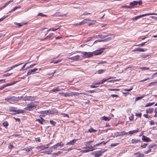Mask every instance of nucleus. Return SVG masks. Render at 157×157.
Here are the masks:
<instances>
[{"label":"nucleus","mask_w":157,"mask_h":157,"mask_svg":"<svg viewBox=\"0 0 157 157\" xmlns=\"http://www.w3.org/2000/svg\"><path fill=\"white\" fill-rule=\"evenodd\" d=\"M21 97H19L12 96V97L6 98L5 99V100H7L9 102H12L17 101L21 99Z\"/></svg>","instance_id":"f257e3e1"},{"label":"nucleus","mask_w":157,"mask_h":157,"mask_svg":"<svg viewBox=\"0 0 157 157\" xmlns=\"http://www.w3.org/2000/svg\"><path fill=\"white\" fill-rule=\"evenodd\" d=\"M58 112V111L56 110H49L45 111H40V113L42 114H54V113H57Z\"/></svg>","instance_id":"f03ea898"},{"label":"nucleus","mask_w":157,"mask_h":157,"mask_svg":"<svg viewBox=\"0 0 157 157\" xmlns=\"http://www.w3.org/2000/svg\"><path fill=\"white\" fill-rule=\"evenodd\" d=\"M36 105L32 104H28L27 105V107L25 108V109L29 111H31L36 108Z\"/></svg>","instance_id":"7ed1b4c3"},{"label":"nucleus","mask_w":157,"mask_h":157,"mask_svg":"<svg viewBox=\"0 0 157 157\" xmlns=\"http://www.w3.org/2000/svg\"><path fill=\"white\" fill-rule=\"evenodd\" d=\"M83 54L82 55V56L83 57L88 58L89 57H91L93 56V52H82Z\"/></svg>","instance_id":"20e7f679"},{"label":"nucleus","mask_w":157,"mask_h":157,"mask_svg":"<svg viewBox=\"0 0 157 157\" xmlns=\"http://www.w3.org/2000/svg\"><path fill=\"white\" fill-rule=\"evenodd\" d=\"M93 142V141H90L84 143V144L86 146V148H87L89 149L93 148L94 147H92L91 145V144Z\"/></svg>","instance_id":"39448f33"},{"label":"nucleus","mask_w":157,"mask_h":157,"mask_svg":"<svg viewBox=\"0 0 157 157\" xmlns=\"http://www.w3.org/2000/svg\"><path fill=\"white\" fill-rule=\"evenodd\" d=\"M35 97H32L30 96H26L24 98V99L25 101H33L35 99Z\"/></svg>","instance_id":"423d86ee"},{"label":"nucleus","mask_w":157,"mask_h":157,"mask_svg":"<svg viewBox=\"0 0 157 157\" xmlns=\"http://www.w3.org/2000/svg\"><path fill=\"white\" fill-rule=\"evenodd\" d=\"M103 49H101L100 50L95 51L93 52V55H98L101 54L103 52Z\"/></svg>","instance_id":"0eeeda50"},{"label":"nucleus","mask_w":157,"mask_h":157,"mask_svg":"<svg viewBox=\"0 0 157 157\" xmlns=\"http://www.w3.org/2000/svg\"><path fill=\"white\" fill-rule=\"evenodd\" d=\"M137 5V1H134L132 2H130V5L131 6H127L126 7L129 9H132L133 7L132 6H134Z\"/></svg>","instance_id":"6e6552de"},{"label":"nucleus","mask_w":157,"mask_h":157,"mask_svg":"<svg viewBox=\"0 0 157 157\" xmlns=\"http://www.w3.org/2000/svg\"><path fill=\"white\" fill-rule=\"evenodd\" d=\"M145 16H147L146 14H142V15H140V16H136L135 17H132V18H131V19L132 20L136 21L138 19H139L141 17H143Z\"/></svg>","instance_id":"1a4fd4ad"},{"label":"nucleus","mask_w":157,"mask_h":157,"mask_svg":"<svg viewBox=\"0 0 157 157\" xmlns=\"http://www.w3.org/2000/svg\"><path fill=\"white\" fill-rule=\"evenodd\" d=\"M79 94H85V93H79L75 92H71L69 93L70 96H78Z\"/></svg>","instance_id":"9d476101"},{"label":"nucleus","mask_w":157,"mask_h":157,"mask_svg":"<svg viewBox=\"0 0 157 157\" xmlns=\"http://www.w3.org/2000/svg\"><path fill=\"white\" fill-rule=\"evenodd\" d=\"M111 78H108L107 79H103L102 80L100 81L99 82L95 83H94V84L95 85H99V84H102L104 82L107 81L109 79Z\"/></svg>","instance_id":"9b49d317"},{"label":"nucleus","mask_w":157,"mask_h":157,"mask_svg":"<svg viewBox=\"0 0 157 157\" xmlns=\"http://www.w3.org/2000/svg\"><path fill=\"white\" fill-rule=\"evenodd\" d=\"M79 58L80 56L78 55L73 57L68 58V59L71 60L77 61L79 59Z\"/></svg>","instance_id":"f8f14e48"},{"label":"nucleus","mask_w":157,"mask_h":157,"mask_svg":"<svg viewBox=\"0 0 157 157\" xmlns=\"http://www.w3.org/2000/svg\"><path fill=\"white\" fill-rule=\"evenodd\" d=\"M86 19L87 20V21H86L87 22L86 23H89V25L95 24L96 22V20H89L87 19Z\"/></svg>","instance_id":"ddd939ff"},{"label":"nucleus","mask_w":157,"mask_h":157,"mask_svg":"<svg viewBox=\"0 0 157 157\" xmlns=\"http://www.w3.org/2000/svg\"><path fill=\"white\" fill-rule=\"evenodd\" d=\"M142 139L144 142H149L151 141L150 139L149 138L144 136H142Z\"/></svg>","instance_id":"4468645a"},{"label":"nucleus","mask_w":157,"mask_h":157,"mask_svg":"<svg viewBox=\"0 0 157 157\" xmlns=\"http://www.w3.org/2000/svg\"><path fill=\"white\" fill-rule=\"evenodd\" d=\"M38 70L37 68H34L33 69L29 70L27 72V75L28 76L31 74H33V73L36 71Z\"/></svg>","instance_id":"2eb2a0df"},{"label":"nucleus","mask_w":157,"mask_h":157,"mask_svg":"<svg viewBox=\"0 0 157 157\" xmlns=\"http://www.w3.org/2000/svg\"><path fill=\"white\" fill-rule=\"evenodd\" d=\"M77 140H78L76 139H73L69 142H68L66 144V145H73Z\"/></svg>","instance_id":"dca6fc26"},{"label":"nucleus","mask_w":157,"mask_h":157,"mask_svg":"<svg viewBox=\"0 0 157 157\" xmlns=\"http://www.w3.org/2000/svg\"><path fill=\"white\" fill-rule=\"evenodd\" d=\"M135 157H143L144 155L143 153H140L139 152L135 153L134 154Z\"/></svg>","instance_id":"f3484780"},{"label":"nucleus","mask_w":157,"mask_h":157,"mask_svg":"<svg viewBox=\"0 0 157 157\" xmlns=\"http://www.w3.org/2000/svg\"><path fill=\"white\" fill-rule=\"evenodd\" d=\"M93 154H94L95 157H99L101 155V153L99 151H94Z\"/></svg>","instance_id":"a211bd4d"},{"label":"nucleus","mask_w":157,"mask_h":157,"mask_svg":"<svg viewBox=\"0 0 157 157\" xmlns=\"http://www.w3.org/2000/svg\"><path fill=\"white\" fill-rule=\"evenodd\" d=\"M59 94L63 96H64L65 97H70L69 93H64L62 92H59Z\"/></svg>","instance_id":"6ab92c4d"},{"label":"nucleus","mask_w":157,"mask_h":157,"mask_svg":"<svg viewBox=\"0 0 157 157\" xmlns=\"http://www.w3.org/2000/svg\"><path fill=\"white\" fill-rule=\"evenodd\" d=\"M101 119L104 121H109L110 120L111 118L109 117H106L105 116H104L101 118Z\"/></svg>","instance_id":"aec40b11"},{"label":"nucleus","mask_w":157,"mask_h":157,"mask_svg":"<svg viewBox=\"0 0 157 157\" xmlns=\"http://www.w3.org/2000/svg\"><path fill=\"white\" fill-rule=\"evenodd\" d=\"M87 21V20L86 19L84 20L83 21H82L81 22H80L78 24H75L76 25H81L82 24H84L87 22L86 21Z\"/></svg>","instance_id":"412c9836"},{"label":"nucleus","mask_w":157,"mask_h":157,"mask_svg":"<svg viewBox=\"0 0 157 157\" xmlns=\"http://www.w3.org/2000/svg\"><path fill=\"white\" fill-rule=\"evenodd\" d=\"M17 108L13 107H10L9 108L10 111L11 112H14L15 113Z\"/></svg>","instance_id":"4be33fe9"},{"label":"nucleus","mask_w":157,"mask_h":157,"mask_svg":"<svg viewBox=\"0 0 157 157\" xmlns=\"http://www.w3.org/2000/svg\"><path fill=\"white\" fill-rule=\"evenodd\" d=\"M107 36V35H98L96 36L95 38H100L101 39H103Z\"/></svg>","instance_id":"5701e85b"},{"label":"nucleus","mask_w":157,"mask_h":157,"mask_svg":"<svg viewBox=\"0 0 157 157\" xmlns=\"http://www.w3.org/2000/svg\"><path fill=\"white\" fill-rule=\"evenodd\" d=\"M118 136H121L127 134L128 133V132H126L125 131H123L121 132H118Z\"/></svg>","instance_id":"b1692460"},{"label":"nucleus","mask_w":157,"mask_h":157,"mask_svg":"<svg viewBox=\"0 0 157 157\" xmlns=\"http://www.w3.org/2000/svg\"><path fill=\"white\" fill-rule=\"evenodd\" d=\"M138 132V131L137 130H133L131 131H130L128 132V133L130 135H132L134 133H137Z\"/></svg>","instance_id":"393cba45"},{"label":"nucleus","mask_w":157,"mask_h":157,"mask_svg":"<svg viewBox=\"0 0 157 157\" xmlns=\"http://www.w3.org/2000/svg\"><path fill=\"white\" fill-rule=\"evenodd\" d=\"M25 111L24 110H21L20 109H18L17 110L16 109L15 113H14L15 114H17L20 113H22L24 112Z\"/></svg>","instance_id":"a878e982"},{"label":"nucleus","mask_w":157,"mask_h":157,"mask_svg":"<svg viewBox=\"0 0 157 157\" xmlns=\"http://www.w3.org/2000/svg\"><path fill=\"white\" fill-rule=\"evenodd\" d=\"M153 111V108H150L147 109L146 110V113H151Z\"/></svg>","instance_id":"bb28decb"},{"label":"nucleus","mask_w":157,"mask_h":157,"mask_svg":"<svg viewBox=\"0 0 157 157\" xmlns=\"http://www.w3.org/2000/svg\"><path fill=\"white\" fill-rule=\"evenodd\" d=\"M53 33H51L46 36L45 38L44 39H46L51 38L53 36Z\"/></svg>","instance_id":"cd10ccee"},{"label":"nucleus","mask_w":157,"mask_h":157,"mask_svg":"<svg viewBox=\"0 0 157 157\" xmlns=\"http://www.w3.org/2000/svg\"><path fill=\"white\" fill-rule=\"evenodd\" d=\"M13 1V0H10L8 2L6 3L3 6V7L5 8L6 6H7L8 5H9L10 3L12 2Z\"/></svg>","instance_id":"c85d7f7f"},{"label":"nucleus","mask_w":157,"mask_h":157,"mask_svg":"<svg viewBox=\"0 0 157 157\" xmlns=\"http://www.w3.org/2000/svg\"><path fill=\"white\" fill-rule=\"evenodd\" d=\"M140 141L138 140H136L135 139H133L132 140V142L133 144H135L137 143L138 142H140Z\"/></svg>","instance_id":"c756f323"},{"label":"nucleus","mask_w":157,"mask_h":157,"mask_svg":"<svg viewBox=\"0 0 157 157\" xmlns=\"http://www.w3.org/2000/svg\"><path fill=\"white\" fill-rule=\"evenodd\" d=\"M22 63H20L19 64H16V65H15L13 66H12V67H11V68L8 71H9L10 70H11V69H13L15 67H17L21 64Z\"/></svg>","instance_id":"7c9ffc66"},{"label":"nucleus","mask_w":157,"mask_h":157,"mask_svg":"<svg viewBox=\"0 0 157 157\" xmlns=\"http://www.w3.org/2000/svg\"><path fill=\"white\" fill-rule=\"evenodd\" d=\"M154 104V102H152V103H147V104H146L145 105V107H147L148 106H151L153 105Z\"/></svg>","instance_id":"2f4dec72"},{"label":"nucleus","mask_w":157,"mask_h":157,"mask_svg":"<svg viewBox=\"0 0 157 157\" xmlns=\"http://www.w3.org/2000/svg\"><path fill=\"white\" fill-rule=\"evenodd\" d=\"M63 152L62 151H59L56 153H52V155H58L62 153Z\"/></svg>","instance_id":"473e14b6"},{"label":"nucleus","mask_w":157,"mask_h":157,"mask_svg":"<svg viewBox=\"0 0 157 157\" xmlns=\"http://www.w3.org/2000/svg\"><path fill=\"white\" fill-rule=\"evenodd\" d=\"M62 59H58L56 61H52L51 62V63H59L60 62L62 61Z\"/></svg>","instance_id":"72a5a7b5"},{"label":"nucleus","mask_w":157,"mask_h":157,"mask_svg":"<svg viewBox=\"0 0 157 157\" xmlns=\"http://www.w3.org/2000/svg\"><path fill=\"white\" fill-rule=\"evenodd\" d=\"M60 27H59L57 28H55V29H54V28H50V29H49L48 30V31H54L58 29Z\"/></svg>","instance_id":"f704fd0d"},{"label":"nucleus","mask_w":157,"mask_h":157,"mask_svg":"<svg viewBox=\"0 0 157 157\" xmlns=\"http://www.w3.org/2000/svg\"><path fill=\"white\" fill-rule=\"evenodd\" d=\"M145 96V95H144L141 96L140 97H136V98L135 100L137 101V100H138L142 98H143Z\"/></svg>","instance_id":"c9c22d12"},{"label":"nucleus","mask_w":157,"mask_h":157,"mask_svg":"<svg viewBox=\"0 0 157 157\" xmlns=\"http://www.w3.org/2000/svg\"><path fill=\"white\" fill-rule=\"evenodd\" d=\"M97 130L94 129L93 128H90L88 130V131L90 132H94L97 131Z\"/></svg>","instance_id":"e433bc0d"},{"label":"nucleus","mask_w":157,"mask_h":157,"mask_svg":"<svg viewBox=\"0 0 157 157\" xmlns=\"http://www.w3.org/2000/svg\"><path fill=\"white\" fill-rule=\"evenodd\" d=\"M39 147L40 148V149L41 150H44V149L47 148L48 147H45L44 145L41 146L40 147Z\"/></svg>","instance_id":"4c0bfd02"},{"label":"nucleus","mask_w":157,"mask_h":157,"mask_svg":"<svg viewBox=\"0 0 157 157\" xmlns=\"http://www.w3.org/2000/svg\"><path fill=\"white\" fill-rule=\"evenodd\" d=\"M57 146L58 147H62L64 145V144L62 142L60 143H57Z\"/></svg>","instance_id":"58836bf2"},{"label":"nucleus","mask_w":157,"mask_h":157,"mask_svg":"<svg viewBox=\"0 0 157 157\" xmlns=\"http://www.w3.org/2000/svg\"><path fill=\"white\" fill-rule=\"evenodd\" d=\"M156 84H157V81L153 82H151L149 84V86H150L151 85L153 86L155 85Z\"/></svg>","instance_id":"ea45409f"},{"label":"nucleus","mask_w":157,"mask_h":157,"mask_svg":"<svg viewBox=\"0 0 157 157\" xmlns=\"http://www.w3.org/2000/svg\"><path fill=\"white\" fill-rule=\"evenodd\" d=\"M14 23L15 24L17 25V26L19 27L22 26L23 25L25 24H21L20 23H17L16 22H15Z\"/></svg>","instance_id":"a19ab883"},{"label":"nucleus","mask_w":157,"mask_h":157,"mask_svg":"<svg viewBox=\"0 0 157 157\" xmlns=\"http://www.w3.org/2000/svg\"><path fill=\"white\" fill-rule=\"evenodd\" d=\"M57 147H58L57 145L56 144L54 145L52 147H50V149H51L52 148H53V149H56L57 148Z\"/></svg>","instance_id":"79ce46f5"},{"label":"nucleus","mask_w":157,"mask_h":157,"mask_svg":"<svg viewBox=\"0 0 157 157\" xmlns=\"http://www.w3.org/2000/svg\"><path fill=\"white\" fill-rule=\"evenodd\" d=\"M140 68L143 71H144L146 70H149V68L147 67H140Z\"/></svg>","instance_id":"37998d69"},{"label":"nucleus","mask_w":157,"mask_h":157,"mask_svg":"<svg viewBox=\"0 0 157 157\" xmlns=\"http://www.w3.org/2000/svg\"><path fill=\"white\" fill-rule=\"evenodd\" d=\"M93 150H93H89L87 149V150H83L81 151L80 152H82L83 153H86V152H89L90 151H92Z\"/></svg>","instance_id":"c03bdc74"},{"label":"nucleus","mask_w":157,"mask_h":157,"mask_svg":"<svg viewBox=\"0 0 157 157\" xmlns=\"http://www.w3.org/2000/svg\"><path fill=\"white\" fill-rule=\"evenodd\" d=\"M3 125L5 127H6L8 126L9 124L8 122H4L3 123Z\"/></svg>","instance_id":"a18cd8bd"},{"label":"nucleus","mask_w":157,"mask_h":157,"mask_svg":"<svg viewBox=\"0 0 157 157\" xmlns=\"http://www.w3.org/2000/svg\"><path fill=\"white\" fill-rule=\"evenodd\" d=\"M55 15L57 16H63L60 12H58L55 13Z\"/></svg>","instance_id":"49530a36"},{"label":"nucleus","mask_w":157,"mask_h":157,"mask_svg":"<svg viewBox=\"0 0 157 157\" xmlns=\"http://www.w3.org/2000/svg\"><path fill=\"white\" fill-rule=\"evenodd\" d=\"M105 71V70L104 69H101V70H99L98 71V73L99 74H101V73H103V72H104Z\"/></svg>","instance_id":"de8ad7c7"},{"label":"nucleus","mask_w":157,"mask_h":157,"mask_svg":"<svg viewBox=\"0 0 157 157\" xmlns=\"http://www.w3.org/2000/svg\"><path fill=\"white\" fill-rule=\"evenodd\" d=\"M15 83H16V82H13V83H12L11 84H6V85H4V87H6L7 86L13 85Z\"/></svg>","instance_id":"09e8293b"},{"label":"nucleus","mask_w":157,"mask_h":157,"mask_svg":"<svg viewBox=\"0 0 157 157\" xmlns=\"http://www.w3.org/2000/svg\"><path fill=\"white\" fill-rule=\"evenodd\" d=\"M38 16H40L41 17H47V15L45 14H43L42 13H38Z\"/></svg>","instance_id":"8fccbe9b"},{"label":"nucleus","mask_w":157,"mask_h":157,"mask_svg":"<svg viewBox=\"0 0 157 157\" xmlns=\"http://www.w3.org/2000/svg\"><path fill=\"white\" fill-rule=\"evenodd\" d=\"M50 122L53 125H55L56 123V122L51 120L50 121Z\"/></svg>","instance_id":"3c124183"},{"label":"nucleus","mask_w":157,"mask_h":157,"mask_svg":"<svg viewBox=\"0 0 157 157\" xmlns=\"http://www.w3.org/2000/svg\"><path fill=\"white\" fill-rule=\"evenodd\" d=\"M21 6H15V7H14L13 9H12V10L13 11H15L16 9H19V8H21Z\"/></svg>","instance_id":"603ef678"},{"label":"nucleus","mask_w":157,"mask_h":157,"mask_svg":"<svg viewBox=\"0 0 157 157\" xmlns=\"http://www.w3.org/2000/svg\"><path fill=\"white\" fill-rule=\"evenodd\" d=\"M36 65V64H35V63L32 64L31 65L27 67L26 68V69H27L28 68H31L33 67L35 65Z\"/></svg>","instance_id":"864d4df0"},{"label":"nucleus","mask_w":157,"mask_h":157,"mask_svg":"<svg viewBox=\"0 0 157 157\" xmlns=\"http://www.w3.org/2000/svg\"><path fill=\"white\" fill-rule=\"evenodd\" d=\"M141 57L143 58H146L147 56H148V55H147L145 54H143L141 55Z\"/></svg>","instance_id":"5fc2aeb1"},{"label":"nucleus","mask_w":157,"mask_h":157,"mask_svg":"<svg viewBox=\"0 0 157 157\" xmlns=\"http://www.w3.org/2000/svg\"><path fill=\"white\" fill-rule=\"evenodd\" d=\"M96 40L94 42V43H97L98 42H101L104 41L105 40Z\"/></svg>","instance_id":"6e6d98bb"},{"label":"nucleus","mask_w":157,"mask_h":157,"mask_svg":"<svg viewBox=\"0 0 157 157\" xmlns=\"http://www.w3.org/2000/svg\"><path fill=\"white\" fill-rule=\"evenodd\" d=\"M151 15H157L156 13H148L146 14L147 16Z\"/></svg>","instance_id":"4d7b16f0"},{"label":"nucleus","mask_w":157,"mask_h":157,"mask_svg":"<svg viewBox=\"0 0 157 157\" xmlns=\"http://www.w3.org/2000/svg\"><path fill=\"white\" fill-rule=\"evenodd\" d=\"M129 120L130 121H132V120H133V118H134V115H132V116L129 117Z\"/></svg>","instance_id":"13d9d810"},{"label":"nucleus","mask_w":157,"mask_h":157,"mask_svg":"<svg viewBox=\"0 0 157 157\" xmlns=\"http://www.w3.org/2000/svg\"><path fill=\"white\" fill-rule=\"evenodd\" d=\"M155 144H151V145H149L148 147L149 148H151L155 147Z\"/></svg>","instance_id":"bf43d9fd"},{"label":"nucleus","mask_w":157,"mask_h":157,"mask_svg":"<svg viewBox=\"0 0 157 157\" xmlns=\"http://www.w3.org/2000/svg\"><path fill=\"white\" fill-rule=\"evenodd\" d=\"M146 51V49L139 48L140 52H144Z\"/></svg>","instance_id":"052dcab7"},{"label":"nucleus","mask_w":157,"mask_h":157,"mask_svg":"<svg viewBox=\"0 0 157 157\" xmlns=\"http://www.w3.org/2000/svg\"><path fill=\"white\" fill-rule=\"evenodd\" d=\"M36 121H38L39 122V123H40V124H43L42 121L40 119H37Z\"/></svg>","instance_id":"680f3d73"},{"label":"nucleus","mask_w":157,"mask_h":157,"mask_svg":"<svg viewBox=\"0 0 157 157\" xmlns=\"http://www.w3.org/2000/svg\"><path fill=\"white\" fill-rule=\"evenodd\" d=\"M12 74V73H11L10 74L7 73V74L4 75H3V76H5V77H7V76L10 75H11Z\"/></svg>","instance_id":"e2e57ef3"},{"label":"nucleus","mask_w":157,"mask_h":157,"mask_svg":"<svg viewBox=\"0 0 157 157\" xmlns=\"http://www.w3.org/2000/svg\"><path fill=\"white\" fill-rule=\"evenodd\" d=\"M57 90V87H56L54 89H53L52 90L53 92H56V91Z\"/></svg>","instance_id":"0e129e2a"},{"label":"nucleus","mask_w":157,"mask_h":157,"mask_svg":"<svg viewBox=\"0 0 157 157\" xmlns=\"http://www.w3.org/2000/svg\"><path fill=\"white\" fill-rule=\"evenodd\" d=\"M91 14V13L87 12H85L83 13V15H88Z\"/></svg>","instance_id":"69168bd1"},{"label":"nucleus","mask_w":157,"mask_h":157,"mask_svg":"<svg viewBox=\"0 0 157 157\" xmlns=\"http://www.w3.org/2000/svg\"><path fill=\"white\" fill-rule=\"evenodd\" d=\"M147 144H144L143 145H142L141 147L143 148L145 147L147 145Z\"/></svg>","instance_id":"338daca9"},{"label":"nucleus","mask_w":157,"mask_h":157,"mask_svg":"<svg viewBox=\"0 0 157 157\" xmlns=\"http://www.w3.org/2000/svg\"><path fill=\"white\" fill-rule=\"evenodd\" d=\"M156 75V73H154V74H153L151 78H154L156 76H157V75Z\"/></svg>","instance_id":"774afa93"}]
</instances>
